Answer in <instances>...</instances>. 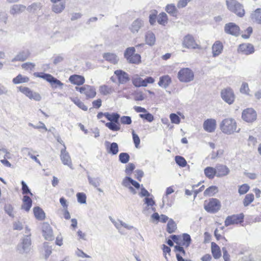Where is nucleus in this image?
<instances>
[{
	"label": "nucleus",
	"mask_w": 261,
	"mask_h": 261,
	"mask_svg": "<svg viewBox=\"0 0 261 261\" xmlns=\"http://www.w3.org/2000/svg\"><path fill=\"white\" fill-rule=\"evenodd\" d=\"M220 129L225 134L231 135L234 132L239 133L240 128L237 129L236 120L232 118L223 119L220 123Z\"/></svg>",
	"instance_id": "f257e3e1"
},
{
	"label": "nucleus",
	"mask_w": 261,
	"mask_h": 261,
	"mask_svg": "<svg viewBox=\"0 0 261 261\" xmlns=\"http://www.w3.org/2000/svg\"><path fill=\"white\" fill-rule=\"evenodd\" d=\"M226 4L227 9L238 16L242 17L244 16L245 12L243 6L236 0H226Z\"/></svg>",
	"instance_id": "f03ea898"
},
{
	"label": "nucleus",
	"mask_w": 261,
	"mask_h": 261,
	"mask_svg": "<svg viewBox=\"0 0 261 261\" xmlns=\"http://www.w3.org/2000/svg\"><path fill=\"white\" fill-rule=\"evenodd\" d=\"M178 78L181 82L188 83L193 80L194 73L190 68H184L178 72Z\"/></svg>",
	"instance_id": "7ed1b4c3"
},
{
	"label": "nucleus",
	"mask_w": 261,
	"mask_h": 261,
	"mask_svg": "<svg viewBox=\"0 0 261 261\" xmlns=\"http://www.w3.org/2000/svg\"><path fill=\"white\" fill-rule=\"evenodd\" d=\"M31 244L30 234L26 235L22 242L17 245V250L20 254L28 253L30 251Z\"/></svg>",
	"instance_id": "20e7f679"
},
{
	"label": "nucleus",
	"mask_w": 261,
	"mask_h": 261,
	"mask_svg": "<svg viewBox=\"0 0 261 261\" xmlns=\"http://www.w3.org/2000/svg\"><path fill=\"white\" fill-rule=\"evenodd\" d=\"M221 207L220 202L217 199L211 198L207 203L205 202L204 208L205 210L210 213H215Z\"/></svg>",
	"instance_id": "39448f33"
},
{
	"label": "nucleus",
	"mask_w": 261,
	"mask_h": 261,
	"mask_svg": "<svg viewBox=\"0 0 261 261\" xmlns=\"http://www.w3.org/2000/svg\"><path fill=\"white\" fill-rule=\"evenodd\" d=\"M19 89L21 93L24 94L30 99H33L37 101L41 99V96L39 93L33 91L28 87L20 86L19 87Z\"/></svg>",
	"instance_id": "423d86ee"
},
{
	"label": "nucleus",
	"mask_w": 261,
	"mask_h": 261,
	"mask_svg": "<svg viewBox=\"0 0 261 261\" xmlns=\"http://www.w3.org/2000/svg\"><path fill=\"white\" fill-rule=\"evenodd\" d=\"M182 45L183 47L187 48H200V46L196 43L193 36L188 34L184 37Z\"/></svg>",
	"instance_id": "0eeeda50"
},
{
	"label": "nucleus",
	"mask_w": 261,
	"mask_h": 261,
	"mask_svg": "<svg viewBox=\"0 0 261 261\" xmlns=\"http://www.w3.org/2000/svg\"><path fill=\"white\" fill-rule=\"evenodd\" d=\"M221 95L222 99L229 105L232 104L235 99L234 93L230 88L223 89L221 92Z\"/></svg>",
	"instance_id": "6e6552de"
},
{
	"label": "nucleus",
	"mask_w": 261,
	"mask_h": 261,
	"mask_svg": "<svg viewBox=\"0 0 261 261\" xmlns=\"http://www.w3.org/2000/svg\"><path fill=\"white\" fill-rule=\"evenodd\" d=\"M257 114L255 110L252 108H248L242 112V117L247 122H252L256 119Z\"/></svg>",
	"instance_id": "1a4fd4ad"
},
{
	"label": "nucleus",
	"mask_w": 261,
	"mask_h": 261,
	"mask_svg": "<svg viewBox=\"0 0 261 261\" xmlns=\"http://www.w3.org/2000/svg\"><path fill=\"white\" fill-rule=\"evenodd\" d=\"M244 217V216L243 213L228 216L225 220V226H228L231 225L241 223L243 221Z\"/></svg>",
	"instance_id": "9d476101"
},
{
	"label": "nucleus",
	"mask_w": 261,
	"mask_h": 261,
	"mask_svg": "<svg viewBox=\"0 0 261 261\" xmlns=\"http://www.w3.org/2000/svg\"><path fill=\"white\" fill-rule=\"evenodd\" d=\"M239 27L234 23L229 22L224 26V32L227 34L237 36L239 35Z\"/></svg>",
	"instance_id": "9b49d317"
},
{
	"label": "nucleus",
	"mask_w": 261,
	"mask_h": 261,
	"mask_svg": "<svg viewBox=\"0 0 261 261\" xmlns=\"http://www.w3.org/2000/svg\"><path fill=\"white\" fill-rule=\"evenodd\" d=\"M66 146H64V148L62 149L61 150V160L64 165H67L70 169H73V168L71 158L70 156L69 153L66 151Z\"/></svg>",
	"instance_id": "f8f14e48"
},
{
	"label": "nucleus",
	"mask_w": 261,
	"mask_h": 261,
	"mask_svg": "<svg viewBox=\"0 0 261 261\" xmlns=\"http://www.w3.org/2000/svg\"><path fill=\"white\" fill-rule=\"evenodd\" d=\"M80 93L85 94L87 98H93L96 95L95 89L90 85H85L80 89Z\"/></svg>",
	"instance_id": "ddd939ff"
},
{
	"label": "nucleus",
	"mask_w": 261,
	"mask_h": 261,
	"mask_svg": "<svg viewBox=\"0 0 261 261\" xmlns=\"http://www.w3.org/2000/svg\"><path fill=\"white\" fill-rule=\"evenodd\" d=\"M43 236L47 241L54 239L52 228L48 223H43L42 226Z\"/></svg>",
	"instance_id": "4468645a"
},
{
	"label": "nucleus",
	"mask_w": 261,
	"mask_h": 261,
	"mask_svg": "<svg viewBox=\"0 0 261 261\" xmlns=\"http://www.w3.org/2000/svg\"><path fill=\"white\" fill-rule=\"evenodd\" d=\"M31 55L30 51L28 49H25L19 51L17 54L12 59V62H23L25 61Z\"/></svg>",
	"instance_id": "2eb2a0df"
},
{
	"label": "nucleus",
	"mask_w": 261,
	"mask_h": 261,
	"mask_svg": "<svg viewBox=\"0 0 261 261\" xmlns=\"http://www.w3.org/2000/svg\"><path fill=\"white\" fill-rule=\"evenodd\" d=\"M216 176L221 177L226 176L230 172L229 169L223 164H218L215 167Z\"/></svg>",
	"instance_id": "dca6fc26"
},
{
	"label": "nucleus",
	"mask_w": 261,
	"mask_h": 261,
	"mask_svg": "<svg viewBox=\"0 0 261 261\" xmlns=\"http://www.w3.org/2000/svg\"><path fill=\"white\" fill-rule=\"evenodd\" d=\"M204 129L208 133L214 132L216 128V121L214 119H207L203 122Z\"/></svg>",
	"instance_id": "f3484780"
},
{
	"label": "nucleus",
	"mask_w": 261,
	"mask_h": 261,
	"mask_svg": "<svg viewBox=\"0 0 261 261\" xmlns=\"http://www.w3.org/2000/svg\"><path fill=\"white\" fill-rule=\"evenodd\" d=\"M144 21L141 19L138 18L132 22L129 27V30L133 34L137 33L139 31L144 27Z\"/></svg>",
	"instance_id": "a211bd4d"
},
{
	"label": "nucleus",
	"mask_w": 261,
	"mask_h": 261,
	"mask_svg": "<svg viewBox=\"0 0 261 261\" xmlns=\"http://www.w3.org/2000/svg\"><path fill=\"white\" fill-rule=\"evenodd\" d=\"M114 73L117 76L120 84H124L130 80L128 74L122 70H117Z\"/></svg>",
	"instance_id": "6ab92c4d"
},
{
	"label": "nucleus",
	"mask_w": 261,
	"mask_h": 261,
	"mask_svg": "<svg viewBox=\"0 0 261 261\" xmlns=\"http://www.w3.org/2000/svg\"><path fill=\"white\" fill-rule=\"evenodd\" d=\"M105 145L107 148V151L108 153L112 155H116L119 151L118 145L117 143H110L106 141Z\"/></svg>",
	"instance_id": "aec40b11"
},
{
	"label": "nucleus",
	"mask_w": 261,
	"mask_h": 261,
	"mask_svg": "<svg viewBox=\"0 0 261 261\" xmlns=\"http://www.w3.org/2000/svg\"><path fill=\"white\" fill-rule=\"evenodd\" d=\"M43 7V5L40 2H34L26 7V10L30 13L35 14H37L38 12Z\"/></svg>",
	"instance_id": "412c9836"
},
{
	"label": "nucleus",
	"mask_w": 261,
	"mask_h": 261,
	"mask_svg": "<svg viewBox=\"0 0 261 261\" xmlns=\"http://www.w3.org/2000/svg\"><path fill=\"white\" fill-rule=\"evenodd\" d=\"M250 18L253 22L261 24V8H257L252 11Z\"/></svg>",
	"instance_id": "4be33fe9"
},
{
	"label": "nucleus",
	"mask_w": 261,
	"mask_h": 261,
	"mask_svg": "<svg viewBox=\"0 0 261 261\" xmlns=\"http://www.w3.org/2000/svg\"><path fill=\"white\" fill-rule=\"evenodd\" d=\"M223 46L220 41H216L212 46L213 56H218L222 51Z\"/></svg>",
	"instance_id": "5701e85b"
},
{
	"label": "nucleus",
	"mask_w": 261,
	"mask_h": 261,
	"mask_svg": "<svg viewBox=\"0 0 261 261\" xmlns=\"http://www.w3.org/2000/svg\"><path fill=\"white\" fill-rule=\"evenodd\" d=\"M239 50L245 55H249L254 53V49L252 44L247 43L240 45L239 47Z\"/></svg>",
	"instance_id": "b1692460"
},
{
	"label": "nucleus",
	"mask_w": 261,
	"mask_h": 261,
	"mask_svg": "<svg viewBox=\"0 0 261 261\" xmlns=\"http://www.w3.org/2000/svg\"><path fill=\"white\" fill-rule=\"evenodd\" d=\"M45 79L46 81L50 84L53 88H56L58 86L61 87L63 85V83L51 74L45 75Z\"/></svg>",
	"instance_id": "393cba45"
},
{
	"label": "nucleus",
	"mask_w": 261,
	"mask_h": 261,
	"mask_svg": "<svg viewBox=\"0 0 261 261\" xmlns=\"http://www.w3.org/2000/svg\"><path fill=\"white\" fill-rule=\"evenodd\" d=\"M102 57L107 61L113 64H117L119 58L118 56L113 53H104L102 55Z\"/></svg>",
	"instance_id": "a878e982"
},
{
	"label": "nucleus",
	"mask_w": 261,
	"mask_h": 261,
	"mask_svg": "<svg viewBox=\"0 0 261 261\" xmlns=\"http://www.w3.org/2000/svg\"><path fill=\"white\" fill-rule=\"evenodd\" d=\"M26 9V7L23 5H13L10 10V13L12 15H15L20 14L24 11Z\"/></svg>",
	"instance_id": "bb28decb"
},
{
	"label": "nucleus",
	"mask_w": 261,
	"mask_h": 261,
	"mask_svg": "<svg viewBox=\"0 0 261 261\" xmlns=\"http://www.w3.org/2000/svg\"><path fill=\"white\" fill-rule=\"evenodd\" d=\"M69 80L71 83L77 85H82L85 83L84 77L76 74L71 75Z\"/></svg>",
	"instance_id": "cd10ccee"
},
{
	"label": "nucleus",
	"mask_w": 261,
	"mask_h": 261,
	"mask_svg": "<svg viewBox=\"0 0 261 261\" xmlns=\"http://www.w3.org/2000/svg\"><path fill=\"white\" fill-rule=\"evenodd\" d=\"M171 83V77L168 75H164L160 77L158 85L165 89L167 88Z\"/></svg>",
	"instance_id": "c85d7f7f"
},
{
	"label": "nucleus",
	"mask_w": 261,
	"mask_h": 261,
	"mask_svg": "<svg viewBox=\"0 0 261 261\" xmlns=\"http://www.w3.org/2000/svg\"><path fill=\"white\" fill-rule=\"evenodd\" d=\"M23 204L21 205V209L29 212L32 205V199L28 196H24L22 199Z\"/></svg>",
	"instance_id": "c756f323"
},
{
	"label": "nucleus",
	"mask_w": 261,
	"mask_h": 261,
	"mask_svg": "<svg viewBox=\"0 0 261 261\" xmlns=\"http://www.w3.org/2000/svg\"><path fill=\"white\" fill-rule=\"evenodd\" d=\"M212 253L215 259H218L221 256L220 247L214 242L211 243Z\"/></svg>",
	"instance_id": "7c9ffc66"
},
{
	"label": "nucleus",
	"mask_w": 261,
	"mask_h": 261,
	"mask_svg": "<svg viewBox=\"0 0 261 261\" xmlns=\"http://www.w3.org/2000/svg\"><path fill=\"white\" fill-rule=\"evenodd\" d=\"M34 214L36 218L39 220H43L45 218L44 211L39 207H35L33 209Z\"/></svg>",
	"instance_id": "2f4dec72"
},
{
	"label": "nucleus",
	"mask_w": 261,
	"mask_h": 261,
	"mask_svg": "<svg viewBox=\"0 0 261 261\" xmlns=\"http://www.w3.org/2000/svg\"><path fill=\"white\" fill-rule=\"evenodd\" d=\"M205 175L209 179H213L216 176L215 168L207 167L204 170Z\"/></svg>",
	"instance_id": "473e14b6"
},
{
	"label": "nucleus",
	"mask_w": 261,
	"mask_h": 261,
	"mask_svg": "<svg viewBox=\"0 0 261 261\" xmlns=\"http://www.w3.org/2000/svg\"><path fill=\"white\" fill-rule=\"evenodd\" d=\"M65 8V5L63 3H55L52 6L51 9L56 13H60L64 10Z\"/></svg>",
	"instance_id": "72a5a7b5"
},
{
	"label": "nucleus",
	"mask_w": 261,
	"mask_h": 261,
	"mask_svg": "<svg viewBox=\"0 0 261 261\" xmlns=\"http://www.w3.org/2000/svg\"><path fill=\"white\" fill-rule=\"evenodd\" d=\"M176 229V224L173 219H170L167 223V231L169 233H172L175 231Z\"/></svg>",
	"instance_id": "f704fd0d"
},
{
	"label": "nucleus",
	"mask_w": 261,
	"mask_h": 261,
	"mask_svg": "<svg viewBox=\"0 0 261 261\" xmlns=\"http://www.w3.org/2000/svg\"><path fill=\"white\" fill-rule=\"evenodd\" d=\"M146 42L147 44L152 46L154 45L155 41L154 34L150 32L147 33L145 36Z\"/></svg>",
	"instance_id": "c9c22d12"
},
{
	"label": "nucleus",
	"mask_w": 261,
	"mask_h": 261,
	"mask_svg": "<svg viewBox=\"0 0 261 261\" xmlns=\"http://www.w3.org/2000/svg\"><path fill=\"white\" fill-rule=\"evenodd\" d=\"M29 81V79L27 76H23L21 74H18L16 77L13 79V83L14 84H18L20 83H27Z\"/></svg>",
	"instance_id": "e433bc0d"
},
{
	"label": "nucleus",
	"mask_w": 261,
	"mask_h": 261,
	"mask_svg": "<svg viewBox=\"0 0 261 261\" xmlns=\"http://www.w3.org/2000/svg\"><path fill=\"white\" fill-rule=\"evenodd\" d=\"M99 91L101 94L107 95L113 92V89L108 86L103 85L99 87Z\"/></svg>",
	"instance_id": "4c0bfd02"
},
{
	"label": "nucleus",
	"mask_w": 261,
	"mask_h": 261,
	"mask_svg": "<svg viewBox=\"0 0 261 261\" xmlns=\"http://www.w3.org/2000/svg\"><path fill=\"white\" fill-rule=\"evenodd\" d=\"M133 84L136 87H146V83L144 81V80L140 77L137 76L135 77H134L132 80Z\"/></svg>",
	"instance_id": "58836bf2"
},
{
	"label": "nucleus",
	"mask_w": 261,
	"mask_h": 261,
	"mask_svg": "<svg viewBox=\"0 0 261 261\" xmlns=\"http://www.w3.org/2000/svg\"><path fill=\"white\" fill-rule=\"evenodd\" d=\"M128 63L135 64H139L141 62V56L135 54L126 60Z\"/></svg>",
	"instance_id": "ea45409f"
},
{
	"label": "nucleus",
	"mask_w": 261,
	"mask_h": 261,
	"mask_svg": "<svg viewBox=\"0 0 261 261\" xmlns=\"http://www.w3.org/2000/svg\"><path fill=\"white\" fill-rule=\"evenodd\" d=\"M166 11L167 13L173 16H176L177 15V10L173 4H169L166 6Z\"/></svg>",
	"instance_id": "a19ab883"
},
{
	"label": "nucleus",
	"mask_w": 261,
	"mask_h": 261,
	"mask_svg": "<svg viewBox=\"0 0 261 261\" xmlns=\"http://www.w3.org/2000/svg\"><path fill=\"white\" fill-rule=\"evenodd\" d=\"M136 49L134 47H127L124 53V57L126 59V60L129 58L130 57L135 54Z\"/></svg>",
	"instance_id": "79ce46f5"
},
{
	"label": "nucleus",
	"mask_w": 261,
	"mask_h": 261,
	"mask_svg": "<svg viewBox=\"0 0 261 261\" xmlns=\"http://www.w3.org/2000/svg\"><path fill=\"white\" fill-rule=\"evenodd\" d=\"M254 199V195L253 194H247L243 200V204L245 206H248L253 201Z\"/></svg>",
	"instance_id": "37998d69"
},
{
	"label": "nucleus",
	"mask_w": 261,
	"mask_h": 261,
	"mask_svg": "<svg viewBox=\"0 0 261 261\" xmlns=\"http://www.w3.org/2000/svg\"><path fill=\"white\" fill-rule=\"evenodd\" d=\"M129 159V155L127 153L122 152L119 155V161L122 164H126L128 163Z\"/></svg>",
	"instance_id": "c03bdc74"
},
{
	"label": "nucleus",
	"mask_w": 261,
	"mask_h": 261,
	"mask_svg": "<svg viewBox=\"0 0 261 261\" xmlns=\"http://www.w3.org/2000/svg\"><path fill=\"white\" fill-rule=\"evenodd\" d=\"M158 22L162 25H165L167 21V16L165 13H160L157 17Z\"/></svg>",
	"instance_id": "a18cd8bd"
},
{
	"label": "nucleus",
	"mask_w": 261,
	"mask_h": 261,
	"mask_svg": "<svg viewBox=\"0 0 261 261\" xmlns=\"http://www.w3.org/2000/svg\"><path fill=\"white\" fill-rule=\"evenodd\" d=\"M89 183L94 187H97L100 185L99 178H93L89 175H87Z\"/></svg>",
	"instance_id": "49530a36"
},
{
	"label": "nucleus",
	"mask_w": 261,
	"mask_h": 261,
	"mask_svg": "<svg viewBox=\"0 0 261 261\" xmlns=\"http://www.w3.org/2000/svg\"><path fill=\"white\" fill-rule=\"evenodd\" d=\"M117 123L113 122H107L106 123V126L112 130L118 131L120 129V125H117Z\"/></svg>",
	"instance_id": "de8ad7c7"
},
{
	"label": "nucleus",
	"mask_w": 261,
	"mask_h": 261,
	"mask_svg": "<svg viewBox=\"0 0 261 261\" xmlns=\"http://www.w3.org/2000/svg\"><path fill=\"white\" fill-rule=\"evenodd\" d=\"M175 161L176 163L180 167H184L187 165V161L182 156L179 155L176 156Z\"/></svg>",
	"instance_id": "09e8293b"
},
{
	"label": "nucleus",
	"mask_w": 261,
	"mask_h": 261,
	"mask_svg": "<svg viewBox=\"0 0 261 261\" xmlns=\"http://www.w3.org/2000/svg\"><path fill=\"white\" fill-rule=\"evenodd\" d=\"M217 192V188L216 186H211L207 188L204 192V196H212Z\"/></svg>",
	"instance_id": "8fccbe9b"
},
{
	"label": "nucleus",
	"mask_w": 261,
	"mask_h": 261,
	"mask_svg": "<svg viewBox=\"0 0 261 261\" xmlns=\"http://www.w3.org/2000/svg\"><path fill=\"white\" fill-rule=\"evenodd\" d=\"M72 101L80 109L84 111H87L88 108L84 105V103L81 101L79 99L76 98L72 99Z\"/></svg>",
	"instance_id": "3c124183"
},
{
	"label": "nucleus",
	"mask_w": 261,
	"mask_h": 261,
	"mask_svg": "<svg viewBox=\"0 0 261 261\" xmlns=\"http://www.w3.org/2000/svg\"><path fill=\"white\" fill-rule=\"evenodd\" d=\"M13 207L11 204H6L4 207V210L5 212L10 216L12 218L14 217V215L13 214Z\"/></svg>",
	"instance_id": "603ef678"
},
{
	"label": "nucleus",
	"mask_w": 261,
	"mask_h": 261,
	"mask_svg": "<svg viewBox=\"0 0 261 261\" xmlns=\"http://www.w3.org/2000/svg\"><path fill=\"white\" fill-rule=\"evenodd\" d=\"M22 151L23 152H27L28 155L30 156V158L33 159L34 161H35L39 165H41V163L40 161L37 158L36 156L33 155L31 153V149L29 148H23L22 149Z\"/></svg>",
	"instance_id": "864d4df0"
},
{
	"label": "nucleus",
	"mask_w": 261,
	"mask_h": 261,
	"mask_svg": "<svg viewBox=\"0 0 261 261\" xmlns=\"http://www.w3.org/2000/svg\"><path fill=\"white\" fill-rule=\"evenodd\" d=\"M139 117L142 119L146 120L147 121L151 122H152L153 119L154 117L153 116L147 112L146 114H140Z\"/></svg>",
	"instance_id": "5fc2aeb1"
},
{
	"label": "nucleus",
	"mask_w": 261,
	"mask_h": 261,
	"mask_svg": "<svg viewBox=\"0 0 261 261\" xmlns=\"http://www.w3.org/2000/svg\"><path fill=\"white\" fill-rule=\"evenodd\" d=\"M182 238L183 241L184 242L182 243V245H185L187 247H188L189 246L191 241L190 236L188 233H184L182 234Z\"/></svg>",
	"instance_id": "6e6d98bb"
},
{
	"label": "nucleus",
	"mask_w": 261,
	"mask_h": 261,
	"mask_svg": "<svg viewBox=\"0 0 261 261\" xmlns=\"http://www.w3.org/2000/svg\"><path fill=\"white\" fill-rule=\"evenodd\" d=\"M77 201L80 203H86V196L83 193H77L76 194Z\"/></svg>",
	"instance_id": "4d7b16f0"
},
{
	"label": "nucleus",
	"mask_w": 261,
	"mask_h": 261,
	"mask_svg": "<svg viewBox=\"0 0 261 261\" xmlns=\"http://www.w3.org/2000/svg\"><path fill=\"white\" fill-rule=\"evenodd\" d=\"M135 166L133 163H129L125 168V172L126 175H130L133 171L135 169Z\"/></svg>",
	"instance_id": "13d9d810"
},
{
	"label": "nucleus",
	"mask_w": 261,
	"mask_h": 261,
	"mask_svg": "<svg viewBox=\"0 0 261 261\" xmlns=\"http://www.w3.org/2000/svg\"><path fill=\"white\" fill-rule=\"evenodd\" d=\"M249 186L247 184H244L240 186L239 188V193L241 195L245 194L249 190Z\"/></svg>",
	"instance_id": "bf43d9fd"
},
{
	"label": "nucleus",
	"mask_w": 261,
	"mask_h": 261,
	"mask_svg": "<svg viewBox=\"0 0 261 261\" xmlns=\"http://www.w3.org/2000/svg\"><path fill=\"white\" fill-rule=\"evenodd\" d=\"M170 118L171 121L173 123L179 124L180 122V119L179 116L174 113H172L170 115Z\"/></svg>",
	"instance_id": "052dcab7"
},
{
	"label": "nucleus",
	"mask_w": 261,
	"mask_h": 261,
	"mask_svg": "<svg viewBox=\"0 0 261 261\" xmlns=\"http://www.w3.org/2000/svg\"><path fill=\"white\" fill-rule=\"evenodd\" d=\"M21 185H22V191L23 194H30L31 196L33 195V194L31 192L29 187L25 184L24 181H21Z\"/></svg>",
	"instance_id": "680f3d73"
},
{
	"label": "nucleus",
	"mask_w": 261,
	"mask_h": 261,
	"mask_svg": "<svg viewBox=\"0 0 261 261\" xmlns=\"http://www.w3.org/2000/svg\"><path fill=\"white\" fill-rule=\"evenodd\" d=\"M120 118V122L123 124H130L132 123V119L129 116H123Z\"/></svg>",
	"instance_id": "e2e57ef3"
},
{
	"label": "nucleus",
	"mask_w": 261,
	"mask_h": 261,
	"mask_svg": "<svg viewBox=\"0 0 261 261\" xmlns=\"http://www.w3.org/2000/svg\"><path fill=\"white\" fill-rule=\"evenodd\" d=\"M132 180V178L128 176H126L124 178H123L122 181V185L125 187L129 188L130 187L131 182Z\"/></svg>",
	"instance_id": "0e129e2a"
},
{
	"label": "nucleus",
	"mask_w": 261,
	"mask_h": 261,
	"mask_svg": "<svg viewBox=\"0 0 261 261\" xmlns=\"http://www.w3.org/2000/svg\"><path fill=\"white\" fill-rule=\"evenodd\" d=\"M249 87L248 85L246 83H243L241 86V87L240 88V92L242 93L245 94H249Z\"/></svg>",
	"instance_id": "69168bd1"
},
{
	"label": "nucleus",
	"mask_w": 261,
	"mask_h": 261,
	"mask_svg": "<svg viewBox=\"0 0 261 261\" xmlns=\"http://www.w3.org/2000/svg\"><path fill=\"white\" fill-rule=\"evenodd\" d=\"M13 228L14 230H21L23 229V225L21 222L17 221L13 223Z\"/></svg>",
	"instance_id": "338daca9"
},
{
	"label": "nucleus",
	"mask_w": 261,
	"mask_h": 261,
	"mask_svg": "<svg viewBox=\"0 0 261 261\" xmlns=\"http://www.w3.org/2000/svg\"><path fill=\"white\" fill-rule=\"evenodd\" d=\"M120 115L116 113H113L111 114V118L110 121L111 122L118 123L119 119L120 118Z\"/></svg>",
	"instance_id": "774afa93"
}]
</instances>
